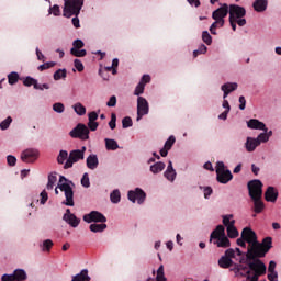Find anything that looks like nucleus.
<instances>
[{"instance_id": "obj_1", "label": "nucleus", "mask_w": 281, "mask_h": 281, "mask_svg": "<svg viewBox=\"0 0 281 281\" xmlns=\"http://www.w3.org/2000/svg\"><path fill=\"white\" fill-rule=\"evenodd\" d=\"M272 239L271 237L263 238L262 243L255 241L248 247L246 258L247 260H254L259 258H265L267 254H269V249H271Z\"/></svg>"}, {"instance_id": "obj_2", "label": "nucleus", "mask_w": 281, "mask_h": 281, "mask_svg": "<svg viewBox=\"0 0 281 281\" xmlns=\"http://www.w3.org/2000/svg\"><path fill=\"white\" fill-rule=\"evenodd\" d=\"M82 5H85V0H66L64 4V16L66 19L72 18L74 27H80V19H78V14H80V10H82Z\"/></svg>"}, {"instance_id": "obj_3", "label": "nucleus", "mask_w": 281, "mask_h": 281, "mask_svg": "<svg viewBox=\"0 0 281 281\" xmlns=\"http://www.w3.org/2000/svg\"><path fill=\"white\" fill-rule=\"evenodd\" d=\"M227 14H229V23L233 32H236V23L239 27H245V25H247V20L243 18L247 14L245 8L238 4H232Z\"/></svg>"}, {"instance_id": "obj_4", "label": "nucleus", "mask_w": 281, "mask_h": 281, "mask_svg": "<svg viewBox=\"0 0 281 281\" xmlns=\"http://www.w3.org/2000/svg\"><path fill=\"white\" fill-rule=\"evenodd\" d=\"M227 12H229V7L227 4H223L212 13L214 22L210 26L211 34L216 35L217 27H223V25H225V16H227Z\"/></svg>"}, {"instance_id": "obj_5", "label": "nucleus", "mask_w": 281, "mask_h": 281, "mask_svg": "<svg viewBox=\"0 0 281 281\" xmlns=\"http://www.w3.org/2000/svg\"><path fill=\"white\" fill-rule=\"evenodd\" d=\"M67 181L65 176H60L59 183L57 188H55V194H58V189L64 192L66 196V201L63 202L64 205H67L68 207H74V188H71V184L64 182Z\"/></svg>"}, {"instance_id": "obj_6", "label": "nucleus", "mask_w": 281, "mask_h": 281, "mask_svg": "<svg viewBox=\"0 0 281 281\" xmlns=\"http://www.w3.org/2000/svg\"><path fill=\"white\" fill-rule=\"evenodd\" d=\"M249 260V269L251 276H248L247 281H258L260 276L267 273V266L260 259H247Z\"/></svg>"}, {"instance_id": "obj_7", "label": "nucleus", "mask_w": 281, "mask_h": 281, "mask_svg": "<svg viewBox=\"0 0 281 281\" xmlns=\"http://www.w3.org/2000/svg\"><path fill=\"white\" fill-rule=\"evenodd\" d=\"M210 241H213V245L216 247L227 248L229 247V238L225 236V227L223 225H218L212 233L210 237Z\"/></svg>"}, {"instance_id": "obj_8", "label": "nucleus", "mask_w": 281, "mask_h": 281, "mask_svg": "<svg viewBox=\"0 0 281 281\" xmlns=\"http://www.w3.org/2000/svg\"><path fill=\"white\" fill-rule=\"evenodd\" d=\"M85 153H87V147L85 146L81 147V149L71 150L68 159L64 165L65 170H68V168H74L75 164H78V161H82V159H85Z\"/></svg>"}, {"instance_id": "obj_9", "label": "nucleus", "mask_w": 281, "mask_h": 281, "mask_svg": "<svg viewBox=\"0 0 281 281\" xmlns=\"http://www.w3.org/2000/svg\"><path fill=\"white\" fill-rule=\"evenodd\" d=\"M223 225L226 227L228 238H238V229L236 228V221L234 215L228 214L223 216Z\"/></svg>"}, {"instance_id": "obj_10", "label": "nucleus", "mask_w": 281, "mask_h": 281, "mask_svg": "<svg viewBox=\"0 0 281 281\" xmlns=\"http://www.w3.org/2000/svg\"><path fill=\"white\" fill-rule=\"evenodd\" d=\"M248 192L250 199H262V181L251 180L248 182Z\"/></svg>"}, {"instance_id": "obj_11", "label": "nucleus", "mask_w": 281, "mask_h": 281, "mask_svg": "<svg viewBox=\"0 0 281 281\" xmlns=\"http://www.w3.org/2000/svg\"><path fill=\"white\" fill-rule=\"evenodd\" d=\"M70 137L74 139H88L89 138V127L87 125L79 123L72 131L69 133Z\"/></svg>"}, {"instance_id": "obj_12", "label": "nucleus", "mask_w": 281, "mask_h": 281, "mask_svg": "<svg viewBox=\"0 0 281 281\" xmlns=\"http://www.w3.org/2000/svg\"><path fill=\"white\" fill-rule=\"evenodd\" d=\"M148 101L144 97H138L137 99V117L136 121L139 122L144 115H148Z\"/></svg>"}, {"instance_id": "obj_13", "label": "nucleus", "mask_w": 281, "mask_h": 281, "mask_svg": "<svg viewBox=\"0 0 281 281\" xmlns=\"http://www.w3.org/2000/svg\"><path fill=\"white\" fill-rule=\"evenodd\" d=\"M86 223H106V216L98 211H91L89 214L83 215Z\"/></svg>"}, {"instance_id": "obj_14", "label": "nucleus", "mask_w": 281, "mask_h": 281, "mask_svg": "<svg viewBox=\"0 0 281 281\" xmlns=\"http://www.w3.org/2000/svg\"><path fill=\"white\" fill-rule=\"evenodd\" d=\"M127 196L132 203L137 201L138 205H142V203L146 201V192L139 188H136L134 191H128Z\"/></svg>"}, {"instance_id": "obj_15", "label": "nucleus", "mask_w": 281, "mask_h": 281, "mask_svg": "<svg viewBox=\"0 0 281 281\" xmlns=\"http://www.w3.org/2000/svg\"><path fill=\"white\" fill-rule=\"evenodd\" d=\"M38 159V150L36 149H25L21 153V161L24 164H34Z\"/></svg>"}, {"instance_id": "obj_16", "label": "nucleus", "mask_w": 281, "mask_h": 281, "mask_svg": "<svg viewBox=\"0 0 281 281\" xmlns=\"http://www.w3.org/2000/svg\"><path fill=\"white\" fill-rule=\"evenodd\" d=\"M241 238L248 243L249 247L250 245H254L255 243H258V237L256 236V232H254L249 227H245L241 232Z\"/></svg>"}, {"instance_id": "obj_17", "label": "nucleus", "mask_w": 281, "mask_h": 281, "mask_svg": "<svg viewBox=\"0 0 281 281\" xmlns=\"http://www.w3.org/2000/svg\"><path fill=\"white\" fill-rule=\"evenodd\" d=\"M63 221L70 225V227H78L80 225V218L72 214L71 210L69 209L66 210V213L63 216Z\"/></svg>"}, {"instance_id": "obj_18", "label": "nucleus", "mask_w": 281, "mask_h": 281, "mask_svg": "<svg viewBox=\"0 0 281 281\" xmlns=\"http://www.w3.org/2000/svg\"><path fill=\"white\" fill-rule=\"evenodd\" d=\"M235 273H237V276H243V278H249V276H251V268H249V260L247 261V263H239L236 267Z\"/></svg>"}, {"instance_id": "obj_19", "label": "nucleus", "mask_w": 281, "mask_h": 281, "mask_svg": "<svg viewBox=\"0 0 281 281\" xmlns=\"http://www.w3.org/2000/svg\"><path fill=\"white\" fill-rule=\"evenodd\" d=\"M248 128H252L255 131H263L267 133V125L265 123L260 122L259 120L251 119L247 122Z\"/></svg>"}, {"instance_id": "obj_20", "label": "nucleus", "mask_w": 281, "mask_h": 281, "mask_svg": "<svg viewBox=\"0 0 281 281\" xmlns=\"http://www.w3.org/2000/svg\"><path fill=\"white\" fill-rule=\"evenodd\" d=\"M266 201L270 203H276L278 201V190L273 187H268L267 191L265 192Z\"/></svg>"}, {"instance_id": "obj_21", "label": "nucleus", "mask_w": 281, "mask_h": 281, "mask_svg": "<svg viewBox=\"0 0 281 281\" xmlns=\"http://www.w3.org/2000/svg\"><path fill=\"white\" fill-rule=\"evenodd\" d=\"M218 183H229L232 179H234V176L232 175V171L229 169H226V171H222V173H216Z\"/></svg>"}, {"instance_id": "obj_22", "label": "nucleus", "mask_w": 281, "mask_h": 281, "mask_svg": "<svg viewBox=\"0 0 281 281\" xmlns=\"http://www.w3.org/2000/svg\"><path fill=\"white\" fill-rule=\"evenodd\" d=\"M258 146H260V142L257 140L256 138H254V137L246 138L245 148H246L247 153H254V150H256V148H258Z\"/></svg>"}, {"instance_id": "obj_23", "label": "nucleus", "mask_w": 281, "mask_h": 281, "mask_svg": "<svg viewBox=\"0 0 281 281\" xmlns=\"http://www.w3.org/2000/svg\"><path fill=\"white\" fill-rule=\"evenodd\" d=\"M87 168L89 170H95L98 168L100 161L98 160V155L91 154L89 157L86 159Z\"/></svg>"}, {"instance_id": "obj_24", "label": "nucleus", "mask_w": 281, "mask_h": 281, "mask_svg": "<svg viewBox=\"0 0 281 281\" xmlns=\"http://www.w3.org/2000/svg\"><path fill=\"white\" fill-rule=\"evenodd\" d=\"M268 5H269L268 0H255V2L252 3V8L255 12H265Z\"/></svg>"}, {"instance_id": "obj_25", "label": "nucleus", "mask_w": 281, "mask_h": 281, "mask_svg": "<svg viewBox=\"0 0 281 281\" xmlns=\"http://www.w3.org/2000/svg\"><path fill=\"white\" fill-rule=\"evenodd\" d=\"M164 175L168 181H175V179L177 178V171H175L171 160H169L167 170L165 171Z\"/></svg>"}, {"instance_id": "obj_26", "label": "nucleus", "mask_w": 281, "mask_h": 281, "mask_svg": "<svg viewBox=\"0 0 281 281\" xmlns=\"http://www.w3.org/2000/svg\"><path fill=\"white\" fill-rule=\"evenodd\" d=\"M71 281H91V277H89V270H81L80 273L72 277Z\"/></svg>"}, {"instance_id": "obj_27", "label": "nucleus", "mask_w": 281, "mask_h": 281, "mask_svg": "<svg viewBox=\"0 0 281 281\" xmlns=\"http://www.w3.org/2000/svg\"><path fill=\"white\" fill-rule=\"evenodd\" d=\"M12 276H13L14 281L27 280V272H25V270H23V269L14 270Z\"/></svg>"}, {"instance_id": "obj_28", "label": "nucleus", "mask_w": 281, "mask_h": 281, "mask_svg": "<svg viewBox=\"0 0 281 281\" xmlns=\"http://www.w3.org/2000/svg\"><path fill=\"white\" fill-rule=\"evenodd\" d=\"M218 265L222 269H229L232 265H234V261L226 257L225 255L218 260Z\"/></svg>"}, {"instance_id": "obj_29", "label": "nucleus", "mask_w": 281, "mask_h": 281, "mask_svg": "<svg viewBox=\"0 0 281 281\" xmlns=\"http://www.w3.org/2000/svg\"><path fill=\"white\" fill-rule=\"evenodd\" d=\"M165 168L166 164L159 161L150 166V172H153V175H159V172H162Z\"/></svg>"}, {"instance_id": "obj_30", "label": "nucleus", "mask_w": 281, "mask_h": 281, "mask_svg": "<svg viewBox=\"0 0 281 281\" xmlns=\"http://www.w3.org/2000/svg\"><path fill=\"white\" fill-rule=\"evenodd\" d=\"M252 201L256 214H260V212L265 210V203H262V198H252Z\"/></svg>"}, {"instance_id": "obj_31", "label": "nucleus", "mask_w": 281, "mask_h": 281, "mask_svg": "<svg viewBox=\"0 0 281 281\" xmlns=\"http://www.w3.org/2000/svg\"><path fill=\"white\" fill-rule=\"evenodd\" d=\"M105 148L106 150H117L120 145L117 144V140L113 138H105Z\"/></svg>"}, {"instance_id": "obj_32", "label": "nucleus", "mask_w": 281, "mask_h": 281, "mask_svg": "<svg viewBox=\"0 0 281 281\" xmlns=\"http://www.w3.org/2000/svg\"><path fill=\"white\" fill-rule=\"evenodd\" d=\"M72 109L77 115H85L87 113V108H85V105H82L80 102L74 104Z\"/></svg>"}, {"instance_id": "obj_33", "label": "nucleus", "mask_w": 281, "mask_h": 281, "mask_svg": "<svg viewBox=\"0 0 281 281\" xmlns=\"http://www.w3.org/2000/svg\"><path fill=\"white\" fill-rule=\"evenodd\" d=\"M57 181H58V178H56V175L54 173L48 175V182L46 186V190H54V187L56 186Z\"/></svg>"}, {"instance_id": "obj_34", "label": "nucleus", "mask_w": 281, "mask_h": 281, "mask_svg": "<svg viewBox=\"0 0 281 281\" xmlns=\"http://www.w3.org/2000/svg\"><path fill=\"white\" fill-rule=\"evenodd\" d=\"M238 89V83L236 82H227L222 86V91H228L232 93V91H236Z\"/></svg>"}, {"instance_id": "obj_35", "label": "nucleus", "mask_w": 281, "mask_h": 281, "mask_svg": "<svg viewBox=\"0 0 281 281\" xmlns=\"http://www.w3.org/2000/svg\"><path fill=\"white\" fill-rule=\"evenodd\" d=\"M106 229V224H91L90 225V232H93L94 234H98V232H104Z\"/></svg>"}, {"instance_id": "obj_36", "label": "nucleus", "mask_w": 281, "mask_h": 281, "mask_svg": "<svg viewBox=\"0 0 281 281\" xmlns=\"http://www.w3.org/2000/svg\"><path fill=\"white\" fill-rule=\"evenodd\" d=\"M54 80H63L67 78V69H58L53 75Z\"/></svg>"}, {"instance_id": "obj_37", "label": "nucleus", "mask_w": 281, "mask_h": 281, "mask_svg": "<svg viewBox=\"0 0 281 281\" xmlns=\"http://www.w3.org/2000/svg\"><path fill=\"white\" fill-rule=\"evenodd\" d=\"M70 54L76 56V58H85V56H87V50L80 48H71Z\"/></svg>"}, {"instance_id": "obj_38", "label": "nucleus", "mask_w": 281, "mask_h": 281, "mask_svg": "<svg viewBox=\"0 0 281 281\" xmlns=\"http://www.w3.org/2000/svg\"><path fill=\"white\" fill-rule=\"evenodd\" d=\"M121 199H122V195L120 193V190H114L110 194V200L112 201V203H120Z\"/></svg>"}, {"instance_id": "obj_39", "label": "nucleus", "mask_w": 281, "mask_h": 281, "mask_svg": "<svg viewBox=\"0 0 281 281\" xmlns=\"http://www.w3.org/2000/svg\"><path fill=\"white\" fill-rule=\"evenodd\" d=\"M68 157H69V153H67V150H60L57 157L58 164H65V161L69 159Z\"/></svg>"}, {"instance_id": "obj_40", "label": "nucleus", "mask_w": 281, "mask_h": 281, "mask_svg": "<svg viewBox=\"0 0 281 281\" xmlns=\"http://www.w3.org/2000/svg\"><path fill=\"white\" fill-rule=\"evenodd\" d=\"M9 85H16L19 82V72H11L8 75Z\"/></svg>"}, {"instance_id": "obj_41", "label": "nucleus", "mask_w": 281, "mask_h": 281, "mask_svg": "<svg viewBox=\"0 0 281 281\" xmlns=\"http://www.w3.org/2000/svg\"><path fill=\"white\" fill-rule=\"evenodd\" d=\"M10 124H12V119L11 116H8L4 121L0 123V128L2 131H8V128H10Z\"/></svg>"}, {"instance_id": "obj_42", "label": "nucleus", "mask_w": 281, "mask_h": 281, "mask_svg": "<svg viewBox=\"0 0 281 281\" xmlns=\"http://www.w3.org/2000/svg\"><path fill=\"white\" fill-rule=\"evenodd\" d=\"M37 82H38V80H36L32 77H26L23 81V85L25 87H32L33 86L35 88Z\"/></svg>"}, {"instance_id": "obj_43", "label": "nucleus", "mask_w": 281, "mask_h": 281, "mask_svg": "<svg viewBox=\"0 0 281 281\" xmlns=\"http://www.w3.org/2000/svg\"><path fill=\"white\" fill-rule=\"evenodd\" d=\"M202 41L206 45H212V35H210V32L207 31L202 32Z\"/></svg>"}, {"instance_id": "obj_44", "label": "nucleus", "mask_w": 281, "mask_h": 281, "mask_svg": "<svg viewBox=\"0 0 281 281\" xmlns=\"http://www.w3.org/2000/svg\"><path fill=\"white\" fill-rule=\"evenodd\" d=\"M52 247H54V241H52V239H46L43 241L42 251H49Z\"/></svg>"}, {"instance_id": "obj_45", "label": "nucleus", "mask_w": 281, "mask_h": 281, "mask_svg": "<svg viewBox=\"0 0 281 281\" xmlns=\"http://www.w3.org/2000/svg\"><path fill=\"white\" fill-rule=\"evenodd\" d=\"M56 63L54 61H48V63H44L43 65H40L37 67L38 71H45V69H52V67H55Z\"/></svg>"}, {"instance_id": "obj_46", "label": "nucleus", "mask_w": 281, "mask_h": 281, "mask_svg": "<svg viewBox=\"0 0 281 281\" xmlns=\"http://www.w3.org/2000/svg\"><path fill=\"white\" fill-rule=\"evenodd\" d=\"M156 281H166V276L164 274V265H161L157 270Z\"/></svg>"}, {"instance_id": "obj_47", "label": "nucleus", "mask_w": 281, "mask_h": 281, "mask_svg": "<svg viewBox=\"0 0 281 281\" xmlns=\"http://www.w3.org/2000/svg\"><path fill=\"white\" fill-rule=\"evenodd\" d=\"M207 53V46L205 44H201L196 50L193 52L194 58L199 56V54H206Z\"/></svg>"}, {"instance_id": "obj_48", "label": "nucleus", "mask_w": 281, "mask_h": 281, "mask_svg": "<svg viewBox=\"0 0 281 281\" xmlns=\"http://www.w3.org/2000/svg\"><path fill=\"white\" fill-rule=\"evenodd\" d=\"M131 126H133V119H131V116H125L122 120V127L123 128H131Z\"/></svg>"}, {"instance_id": "obj_49", "label": "nucleus", "mask_w": 281, "mask_h": 281, "mask_svg": "<svg viewBox=\"0 0 281 281\" xmlns=\"http://www.w3.org/2000/svg\"><path fill=\"white\" fill-rule=\"evenodd\" d=\"M256 139L259 142V146H260V144H267V142H269V135H267V132H265L259 134Z\"/></svg>"}, {"instance_id": "obj_50", "label": "nucleus", "mask_w": 281, "mask_h": 281, "mask_svg": "<svg viewBox=\"0 0 281 281\" xmlns=\"http://www.w3.org/2000/svg\"><path fill=\"white\" fill-rule=\"evenodd\" d=\"M53 111H55V113H65V104L57 102L53 105Z\"/></svg>"}, {"instance_id": "obj_51", "label": "nucleus", "mask_w": 281, "mask_h": 281, "mask_svg": "<svg viewBox=\"0 0 281 281\" xmlns=\"http://www.w3.org/2000/svg\"><path fill=\"white\" fill-rule=\"evenodd\" d=\"M144 89H146V86L144 82H139L134 91V95H142V93H144Z\"/></svg>"}, {"instance_id": "obj_52", "label": "nucleus", "mask_w": 281, "mask_h": 281, "mask_svg": "<svg viewBox=\"0 0 281 281\" xmlns=\"http://www.w3.org/2000/svg\"><path fill=\"white\" fill-rule=\"evenodd\" d=\"M81 186H83V188H89L91 186V182L89 181V173H83L81 178Z\"/></svg>"}, {"instance_id": "obj_53", "label": "nucleus", "mask_w": 281, "mask_h": 281, "mask_svg": "<svg viewBox=\"0 0 281 281\" xmlns=\"http://www.w3.org/2000/svg\"><path fill=\"white\" fill-rule=\"evenodd\" d=\"M175 142H176V138L175 136H170L166 143H165V148H167V150H170V148H172V146H175Z\"/></svg>"}, {"instance_id": "obj_54", "label": "nucleus", "mask_w": 281, "mask_h": 281, "mask_svg": "<svg viewBox=\"0 0 281 281\" xmlns=\"http://www.w3.org/2000/svg\"><path fill=\"white\" fill-rule=\"evenodd\" d=\"M225 171H227V169H225V162L224 161H217L215 172L216 173H222V172H225Z\"/></svg>"}, {"instance_id": "obj_55", "label": "nucleus", "mask_w": 281, "mask_h": 281, "mask_svg": "<svg viewBox=\"0 0 281 281\" xmlns=\"http://www.w3.org/2000/svg\"><path fill=\"white\" fill-rule=\"evenodd\" d=\"M115 122H117V115H115V113H112L111 120L109 122V126H110L111 131H114V128L116 126Z\"/></svg>"}, {"instance_id": "obj_56", "label": "nucleus", "mask_w": 281, "mask_h": 281, "mask_svg": "<svg viewBox=\"0 0 281 281\" xmlns=\"http://www.w3.org/2000/svg\"><path fill=\"white\" fill-rule=\"evenodd\" d=\"M85 47V42L82 40H75L72 43V49H82Z\"/></svg>"}, {"instance_id": "obj_57", "label": "nucleus", "mask_w": 281, "mask_h": 281, "mask_svg": "<svg viewBox=\"0 0 281 281\" xmlns=\"http://www.w3.org/2000/svg\"><path fill=\"white\" fill-rule=\"evenodd\" d=\"M74 65L77 71H85V65H82L80 59H75Z\"/></svg>"}, {"instance_id": "obj_58", "label": "nucleus", "mask_w": 281, "mask_h": 281, "mask_svg": "<svg viewBox=\"0 0 281 281\" xmlns=\"http://www.w3.org/2000/svg\"><path fill=\"white\" fill-rule=\"evenodd\" d=\"M40 196H41V204L45 205V203H47V200L49 199V196L47 195V191L43 190Z\"/></svg>"}, {"instance_id": "obj_59", "label": "nucleus", "mask_w": 281, "mask_h": 281, "mask_svg": "<svg viewBox=\"0 0 281 281\" xmlns=\"http://www.w3.org/2000/svg\"><path fill=\"white\" fill-rule=\"evenodd\" d=\"M8 166H16V157L9 155L7 156Z\"/></svg>"}, {"instance_id": "obj_60", "label": "nucleus", "mask_w": 281, "mask_h": 281, "mask_svg": "<svg viewBox=\"0 0 281 281\" xmlns=\"http://www.w3.org/2000/svg\"><path fill=\"white\" fill-rule=\"evenodd\" d=\"M226 258H229L232 260V258H236V251L232 248L227 249L225 251V255H224Z\"/></svg>"}, {"instance_id": "obj_61", "label": "nucleus", "mask_w": 281, "mask_h": 281, "mask_svg": "<svg viewBox=\"0 0 281 281\" xmlns=\"http://www.w3.org/2000/svg\"><path fill=\"white\" fill-rule=\"evenodd\" d=\"M115 104H117V98L115 95H112L108 101L106 106H115Z\"/></svg>"}, {"instance_id": "obj_62", "label": "nucleus", "mask_w": 281, "mask_h": 281, "mask_svg": "<svg viewBox=\"0 0 281 281\" xmlns=\"http://www.w3.org/2000/svg\"><path fill=\"white\" fill-rule=\"evenodd\" d=\"M88 120L89 122H95V120H98V114L95 111H92L88 114Z\"/></svg>"}, {"instance_id": "obj_63", "label": "nucleus", "mask_w": 281, "mask_h": 281, "mask_svg": "<svg viewBox=\"0 0 281 281\" xmlns=\"http://www.w3.org/2000/svg\"><path fill=\"white\" fill-rule=\"evenodd\" d=\"M269 281H278V272H268Z\"/></svg>"}, {"instance_id": "obj_64", "label": "nucleus", "mask_w": 281, "mask_h": 281, "mask_svg": "<svg viewBox=\"0 0 281 281\" xmlns=\"http://www.w3.org/2000/svg\"><path fill=\"white\" fill-rule=\"evenodd\" d=\"M1 280L2 281H14V277H13V274H3L1 277Z\"/></svg>"}]
</instances>
